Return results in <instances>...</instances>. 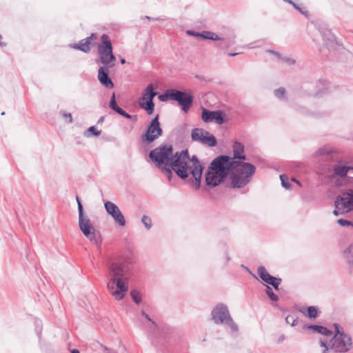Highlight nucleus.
<instances>
[{
  "mask_svg": "<svg viewBox=\"0 0 353 353\" xmlns=\"http://www.w3.org/2000/svg\"><path fill=\"white\" fill-rule=\"evenodd\" d=\"M149 157L170 181L173 170L183 179L191 174L194 178L193 188L196 190L200 188L203 167L195 155L190 157L187 150L174 155L172 145H160L151 150Z\"/></svg>",
  "mask_w": 353,
  "mask_h": 353,
  "instance_id": "1",
  "label": "nucleus"
},
{
  "mask_svg": "<svg viewBox=\"0 0 353 353\" xmlns=\"http://www.w3.org/2000/svg\"><path fill=\"white\" fill-rule=\"evenodd\" d=\"M128 288V279L123 265L119 263H112L107 273V289L109 293L115 300L120 301L125 297Z\"/></svg>",
  "mask_w": 353,
  "mask_h": 353,
  "instance_id": "2",
  "label": "nucleus"
},
{
  "mask_svg": "<svg viewBox=\"0 0 353 353\" xmlns=\"http://www.w3.org/2000/svg\"><path fill=\"white\" fill-rule=\"evenodd\" d=\"M255 171V166L249 163H232L228 173L230 186L232 188L244 187L251 181Z\"/></svg>",
  "mask_w": 353,
  "mask_h": 353,
  "instance_id": "3",
  "label": "nucleus"
},
{
  "mask_svg": "<svg viewBox=\"0 0 353 353\" xmlns=\"http://www.w3.org/2000/svg\"><path fill=\"white\" fill-rule=\"evenodd\" d=\"M228 161L226 157L219 156L210 163L205 177L208 186L214 188L225 181L230 171Z\"/></svg>",
  "mask_w": 353,
  "mask_h": 353,
  "instance_id": "4",
  "label": "nucleus"
},
{
  "mask_svg": "<svg viewBox=\"0 0 353 353\" xmlns=\"http://www.w3.org/2000/svg\"><path fill=\"white\" fill-rule=\"evenodd\" d=\"M78 204L79 212V227L83 235L90 240V241L99 246L101 243L99 237L97 236L96 230L92 225L88 216L83 212V205L79 196L76 197Z\"/></svg>",
  "mask_w": 353,
  "mask_h": 353,
  "instance_id": "5",
  "label": "nucleus"
},
{
  "mask_svg": "<svg viewBox=\"0 0 353 353\" xmlns=\"http://www.w3.org/2000/svg\"><path fill=\"white\" fill-rule=\"evenodd\" d=\"M335 334L330 341V348L336 352H345L352 345L351 337L343 332L338 323L334 324Z\"/></svg>",
  "mask_w": 353,
  "mask_h": 353,
  "instance_id": "6",
  "label": "nucleus"
},
{
  "mask_svg": "<svg viewBox=\"0 0 353 353\" xmlns=\"http://www.w3.org/2000/svg\"><path fill=\"white\" fill-rule=\"evenodd\" d=\"M102 42L98 46V52L101 63L108 68L114 65L116 58L112 53V46L109 37L103 34L101 36Z\"/></svg>",
  "mask_w": 353,
  "mask_h": 353,
  "instance_id": "7",
  "label": "nucleus"
},
{
  "mask_svg": "<svg viewBox=\"0 0 353 353\" xmlns=\"http://www.w3.org/2000/svg\"><path fill=\"white\" fill-rule=\"evenodd\" d=\"M212 319L216 324L228 325L233 332L238 331L237 325L231 318L228 307L223 304L217 305L212 311Z\"/></svg>",
  "mask_w": 353,
  "mask_h": 353,
  "instance_id": "8",
  "label": "nucleus"
},
{
  "mask_svg": "<svg viewBox=\"0 0 353 353\" xmlns=\"http://www.w3.org/2000/svg\"><path fill=\"white\" fill-rule=\"evenodd\" d=\"M333 213L336 216L353 210V189H348L339 195L334 202Z\"/></svg>",
  "mask_w": 353,
  "mask_h": 353,
  "instance_id": "9",
  "label": "nucleus"
},
{
  "mask_svg": "<svg viewBox=\"0 0 353 353\" xmlns=\"http://www.w3.org/2000/svg\"><path fill=\"white\" fill-rule=\"evenodd\" d=\"M157 94V93L154 91L153 85L150 83L143 90L142 97L139 99V106L144 109L148 114H151L154 112V104L153 99Z\"/></svg>",
  "mask_w": 353,
  "mask_h": 353,
  "instance_id": "10",
  "label": "nucleus"
},
{
  "mask_svg": "<svg viewBox=\"0 0 353 353\" xmlns=\"http://www.w3.org/2000/svg\"><path fill=\"white\" fill-rule=\"evenodd\" d=\"M191 138L192 141L209 147H214L217 143L214 136L202 128L193 129L191 132Z\"/></svg>",
  "mask_w": 353,
  "mask_h": 353,
  "instance_id": "11",
  "label": "nucleus"
},
{
  "mask_svg": "<svg viewBox=\"0 0 353 353\" xmlns=\"http://www.w3.org/2000/svg\"><path fill=\"white\" fill-rule=\"evenodd\" d=\"M170 99L177 101L185 112L189 110L193 101L190 94L175 90H170Z\"/></svg>",
  "mask_w": 353,
  "mask_h": 353,
  "instance_id": "12",
  "label": "nucleus"
},
{
  "mask_svg": "<svg viewBox=\"0 0 353 353\" xmlns=\"http://www.w3.org/2000/svg\"><path fill=\"white\" fill-rule=\"evenodd\" d=\"M162 134V129L159 121V115H157L150 122L145 134L142 136V140L148 143H152Z\"/></svg>",
  "mask_w": 353,
  "mask_h": 353,
  "instance_id": "13",
  "label": "nucleus"
},
{
  "mask_svg": "<svg viewBox=\"0 0 353 353\" xmlns=\"http://www.w3.org/2000/svg\"><path fill=\"white\" fill-rule=\"evenodd\" d=\"M106 212L111 216L114 222L120 227H124L126 224L125 219L119 208L113 202L107 201L104 203Z\"/></svg>",
  "mask_w": 353,
  "mask_h": 353,
  "instance_id": "14",
  "label": "nucleus"
},
{
  "mask_svg": "<svg viewBox=\"0 0 353 353\" xmlns=\"http://www.w3.org/2000/svg\"><path fill=\"white\" fill-rule=\"evenodd\" d=\"M233 157L223 155L228 160V162L230 165L232 163L236 162L237 163H245V156L244 154V146L239 142L236 141L233 145Z\"/></svg>",
  "mask_w": 353,
  "mask_h": 353,
  "instance_id": "15",
  "label": "nucleus"
},
{
  "mask_svg": "<svg viewBox=\"0 0 353 353\" xmlns=\"http://www.w3.org/2000/svg\"><path fill=\"white\" fill-rule=\"evenodd\" d=\"M348 166L342 165H335L333 167V175L331 176V179L334 180L336 186L343 185L344 177H345L348 173Z\"/></svg>",
  "mask_w": 353,
  "mask_h": 353,
  "instance_id": "16",
  "label": "nucleus"
},
{
  "mask_svg": "<svg viewBox=\"0 0 353 353\" xmlns=\"http://www.w3.org/2000/svg\"><path fill=\"white\" fill-rule=\"evenodd\" d=\"M201 119L205 123L215 122L218 124L224 123L223 114L221 111H209L206 109H203Z\"/></svg>",
  "mask_w": 353,
  "mask_h": 353,
  "instance_id": "17",
  "label": "nucleus"
},
{
  "mask_svg": "<svg viewBox=\"0 0 353 353\" xmlns=\"http://www.w3.org/2000/svg\"><path fill=\"white\" fill-rule=\"evenodd\" d=\"M109 68L106 66L100 67L98 70V79L105 88H112L114 87V83L108 76Z\"/></svg>",
  "mask_w": 353,
  "mask_h": 353,
  "instance_id": "18",
  "label": "nucleus"
},
{
  "mask_svg": "<svg viewBox=\"0 0 353 353\" xmlns=\"http://www.w3.org/2000/svg\"><path fill=\"white\" fill-rule=\"evenodd\" d=\"M96 38V35L94 34H92L90 37L81 40L78 44H75L72 47L83 52L88 53L90 51L91 40L95 39Z\"/></svg>",
  "mask_w": 353,
  "mask_h": 353,
  "instance_id": "19",
  "label": "nucleus"
},
{
  "mask_svg": "<svg viewBox=\"0 0 353 353\" xmlns=\"http://www.w3.org/2000/svg\"><path fill=\"white\" fill-rule=\"evenodd\" d=\"M307 328L313 330L314 331L325 336H329L332 334V332L330 330L321 325H308Z\"/></svg>",
  "mask_w": 353,
  "mask_h": 353,
  "instance_id": "20",
  "label": "nucleus"
},
{
  "mask_svg": "<svg viewBox=\"0 0 353 353\" xmlns=\"http://www.w3.org/2000/svg\"><path fill=\"white\" fill-rule=\"evenodd\" d=\"M201 38L203 39H211L214 41L220 39L216 34L210 31H203L201 32Z\"/></svg>",
  "mask_w": 353,
  "mask_h": 353,
  "instance_id": "21",
  "label": "nucleus"
},
{
  "mask_svg": "<svg viewBox=\"0 0 353 353\" xmlns=\"http://www.w3.org/2000/svg\"><path fill=\"white\" fill-rule=\"evenodd\" d=\"M257 272H258L259 276L264 282H266L268 281V278H270V276H271V275L267 272L265 268L263 266L259 267Z\"/></svg>",
  "mask_w": 353,
  "mask_h": 353,
  "instance_id": "22",
  "label": "nucleus"
},
{
  "mask_svg": "<svg viewBox=\"0 0 353 353\" xmlns=\"http://www.w3.org/2000/svg\"><path fill=\"white\" fill-rule=\"evenodd\" d=\"M281 281V280L280 279L271 276H270V278H268V281L265 283L272 285L274 288V289L278 290Z\"/></svg>",
  "mask_w": 353,
  "mask_h": 353,
  "instance_id": "23",
  "label": "nucleus"
},
{
  "mask_svg": "<svg viewBox=\"0 0 353 353\" xmlns=\"http://www.w3.org/2000/svg\"><path fill=\"white\" fill-rule=\"evenodd\" d=\"M109 105L111 109H112L117 113L119 112V110H121V108L119 107L117 104L114 93L112 94Z\"/></svg>",
  "mask_w": 353,
  "mask_h": 353,
  "instance_id": "24",
  "label": "nucleus"
},
{
  "mask_svg": "<svg viewBox=\"0 0 353 353\" xmlns=\"http://www.w3.org/2000/svg\"><path fill=\"white\" fill-rule=\"evenodd\" d=\"M130 295L133 301L139 304L141 302V295L139 291L137 290H132L130 292Z\"/></svg>",
  "mask_w": 353,
  "mask_h": 353,
  "instance_id": "25",
  "label": "nucleus"
},
{
  "mask_svg": "<svg viewBox=\"0 0 353 353\" xmlns=\"http://www.w3.org/2000/svg\"><path fill=\"white\" fill-rule=\"evenodd\" d=\"M353 251V245H350L345 252V256L347 262L352 265H353V256L350 255V253Z\"/></svg>",
  "mask_w": 353,
  "mask_h": 353,
  "instance_id": "26",
  "label": "nucleus"
},
{
  "mask_svg": "<svg viewBox=\"0 0 353 353\" xmlns=\"http://www.w3.org/2000/svg\"><path fill=\"white\" fill-rule=\"evenodd\" d=\"M318 309L314 306H310L307 308V316L311 319H314L317 316Z\"/></svg>",
  "mask_w": 353,
  "mask_h": 353,
  "instance_id": "27",
  "label": "nucleus"
},
{
  "mask_svg": "<svg viewBox=\"0 0 353 353\" xmlns=\"http://www.w3.org/2000/svg\"><path fill=\"white\" fill-rule=\"evenodd\" d=\"M141 222L148 230L152 228V220L149 216L143 215L141 219Z\"/></svg>",
  "mask_w": 353,
  "mask_h": 353,
  "instance_id": "28",
  "label": "nucleus"
},
{
  "mask_svg": "<svg viewBox=\"0 0 353 353\" xmlns=\"http://www.w3.org/2000/svg\"><path fill=\"white\" fill-rule=\"evenodd\" d=\"M265 292H266L268 296L270 297V299L272 301H276L278 300L277 295H276L274 293L272 289L270 286H268V285L266 286Z\"/></svg>",
  "mask_w": 353,
  "mask_h": 353,
  "instance_id": "29",
  "label": "nucleus"
},
{
  "mask_svg": "<svg viewBox=\"0 0 353 353\" xmlns=\"http://www.w3.org/2000/svg\"><path fill=\"white\" fill-rule=\"evenodd\" d=\"M285 321L288 324L294 326L297 324L298 318L294 315H288L285 317Z\"/></svg>",
  "mask_w": 353,
  "mask_h": 353,
  "instance_id": "30",
  "label": "nucleus"
},
{
  "mask_svg": "<svg viewBox=\"0 0 353 353\" xmlns=\"http://www.w3.org/2000/svg\"><path fill=\"white\" fill-rule=\"evenodd\" d=\"M141 314L145 317V319H147L148 322V326L150 327V328L151 330H154L155 327H156V324L148 316V315L147 314H145L144 312H141Z\"/></svg>",
  "mask_w": 353,
  "mask_h": 353,
  "instance_id": "31",
  "label": "nucleus"
},
{
  "mask_svg": "<svg viewBox=\"0 0 353 353\" xmlns=\"http://www.w3.org/2000/svg\"><path fill=\"white\" fill-rule=\"evenodd\" d=\"M274 94L279 99H283L285 95V90L280 88L274 91Z\"/></svg>",
  "mask_w": 353,
  "mask_h": 353,
  "instance_id": "32",
  "label": "nucleus"
},
{
  "mask_svg": "<svg viewBox=\"0 0 353 353\" xmlns=\"http://www.w3.org/2000/svg\"><path fill=\"white\" fill-rule=\"evenodd\" d=\"M280 179H281V183H282V185L286 188V189H288L290 186V184L286 181V180L288 179V177L284 175V174H281L280 175Z\"/></svg>",
  "mask_w": 353,
  "mask_h": 353,
  "instance_id": "33",
  "label": "nucleus"
},
{
  "mask_svg": "<svg viewBox=\"0 0 353 353\" xmlns=\"http://www.w3.org/2000/svg\"><path fill=\"white\" fill-rule=\"evenodd\" d=\"M88 132H91L94 136H99L101 134V131L97 130L94 126H91L88 129Z\"/></svg>",
  "mask_w": 353,
  "mask_h": 353,
  "instance_id": "34",
  "label": "nucleus"
},
{
  "mask_svg": "<svg viewBox=\"0 0 353 353\" xmlns=\"http://www.w3.org/2000/svg\"><path fill=\"white\" fill-rule=\"evenodd\" d=\"M292 6L296 9L300 13H301L302 14L305 15V16H307V11L305 10V9H303L301 8V7H299L298 5H296V3H292Z\"/></svg>",
  "mask_w": 353,
  "mask_h": 353,
  "instance_id": "35",
  "label": "nucleus"
},
{
  "mask_svg": "<svg viewBox=\"0 0 353 353\" xmlns=\"http://www.w3.org/2000/svg\"><path fill=\"white\" fill-rule=\"evenodd\" d=\"M337 223L341 226L352 225V222L342 219H338Z\"/></svg>",
  "mask_w": 353,
  "mask_h": 353,
  "instance_id": "36",
  "label": "nucleus"
},
{
  "mask_svg": "<svg viewBox=\"0 0 353 353\" xmlns=\"http://www.w3.org/2000/svg\"><path fill=\"white\" fill-rule=\"evenodd\" d=\"M170 90L168 91L165 94H161L159 96V99L161 101H165L167 99H170Z\"/></svg>",
  "mask_w": 353,
  "mask_h": 353,
  "instance_id": "37",
  "label": "nucleus"
},
{
  "mask_svg": "<svg viewBox=\"0 0 353 353\" xmlns=\"http://www.w3.org/2000/svg\"><path fill=\"white\" fill-rule=\"evenodd\" d=\"M63 117L65 119L68 121V123H72V114L70 113H63L62 114Z\"/></svg>",
  "mask_w": 353,
  "mask_h": 353,
  "instance_id": "38",
  "label": "nucleus"
},
{
  "mask_svg": "<svg viewBox=\"0 0 353 353\" xmlns=\"http://www.w3.org/2000/svg\"><path fill=\"white\" fill-rule=\"evenodd\" d=\"M283 61L288 65H292L295 63V61L291 58L284 57L282 59Z\"/></svg>",
  "mask_w": 353,
  "mask_h": 353,
  "instance_id": "39",
  "label": "nucleus"
},
{
  "mask_svg": "<svg viewBox=\"0 0 353 353\" xmlns=\"http://www.w3.org/2000/svg\"><path fill=\"white\" fill-rule=\"evenodd\" d=\"M118 114L129 119L132 118V116L127 113L126 112H125L123 109L119 110Z\"/></svg>",
  "mask_w": 353,
  "mask_h": 353,
  "instance_id": "40",
  "label": "nucleus"
},
{
  "mask_svg": "<svg viewBox=\"0 0 353 353\" xmlns=\"http://www.w3.org/2000/svg\"><path fill=\"white\" fill-rule=\"evenodd\" d=\"M186 33L188 35H191V36H194V37H200L201 38V32H194L193 30H188L186 32Z\"/></svg>",
  "mask_w": 353,
  "mask_h": 353,
  "instance_id": "41",
  "label": "nucleus"
},
{
  "mask_svg": "<svg viewBox=\"0 0 353 353\" xmlns=\"http://www.w3.org/2000/svg\"><path fill=\"white\" fill-rule=\"evenodd\" d=\"M347 170L348 173L347 176H348V178L353 179V167L348 166Z\"/></svg>",
  "mask_w": 353,
  "mask_h": 353,
  "instance_id": "42",
  "label": "nucleus"
},
{
  "mask_svg": "<svg viewBox=\"0 0 353 353\" xmlns=\"http://www.w3.org/2000/svg\"><path fill=\"white\" fill-rule=\"evenodd\" d=\"M330 151L329 150H324L323 148H321L319 150L318 152L321 154V155H323V154H325L326 153H328Z\"/></svg>",
  "mask_w": 353,
  "mask_h": 353,
  "instance_id": "43",
  "label": "nucleus"
},
{
  "mask_svg": "<svg viewBox=\"0 0 353 353\" xmlns=\"http://www.w3.org/2000/svg\"><path fill=\"white\" fill-rule=\"evenodd\" d=\"M320 343H321V346H322V347H325V351H324V352L327 351V350L330 348V347L326 345V343H325V342H323V341H321L320 342Z\"/></svg>",
  "mask_w": 353,
  "mask_h": 353,
  "instance_id": "44",
  "label": "nucleus"
},
{
  "mask_svg": "<svg viewBox=\"0 0 353 353\" xmlns=\"http://www.w3.org/2000/svg\"><path fill=\"white\" fill-rule=\"evenodd\" d=\"M104 117H101L99 118V121H98V123H101L104 121Z\"/></svg>",
  "mask_w": 353,
  "mask_h": 353,
  "instance_id": "45",
  "label": "nucleus"
},
{
  "mask_svg": "<svg viewBox=\"0 0 353 353\" xmlns=\"http://www.w3.org/2000/svg\"><path fill=\"white\" fill-rule=\"evenodd\" d=\"M71 353H80V352H79V351L78 350H75V349H74V350H72L71 351Z\"/></svg>",
  "mask_w": 353,
  "mask_h": 353,
  "instance_id": "46",
  "label": "nucleus"
},
{
  "mask_svg": "<svg viewBox=\"0 0 353 353\" xmlns=\"http://www.w3.org/2000/svg\"><path fill=\"white\" fill-rule=\"evenodd\" d=\"M285 2H288L289 3H290L291 5H292V3H294L292 0H284Z\"/></svg>",
  "mask_w": 353,
  "mask_h": 353,
  "instance_id": "47",
  "label": "nucleus"
},
{
  "mask_svg": "<svg viewBox=\"0 0 353 353\" xmlns=\"http://www.w3.org/2000/svg\"><path fill=\"white\" fill-rule=\"evenodd\" d=\"M270 52L271 53H272V54H275V55L278 56V57L279 56V53H277V52H274V51H270Z\"/></svg>",
  "mask_w": 353,
  "mask_h": 353,
  "instance_id": "48",
  "label": "nucleus"
},
{
  "mask_svg": "<svg viewBox=\"0 0 353 353\" xmlns=\"http://www.w3.org/2000/svg\"><path fill=\"white\" fill-rule=\"evenodd\" d=\"M237 53H230L229 55L231 56V57H234L235 55H236Z\"/></svg>",
  "mask_w": 353,
  "mask_h": 353,
  "instance_id": "49",
  "label": "nucleus"
},
{
  "mask_svg": "<svg viewBox=\"0 0 353 353\" xmlns=\"http://www.w3.org/2000/svg\"><path fill=\"white\" fill-rule=\"evenodd\" d=\"M125 59H121V63L122 64L125 63Z\"/></svg>",
  "mask_w": 353,
  "mask_h": 353,
  "instance_id": "50",
  "label": "nucleus"
},
{
  "mask_svg": "<svg viewBox=\"0 0 353 353\" xmlns=\"http://www.w3.org/2000/svg\"><path fill=\"white\" fill-rule=\"evenodd\" d=\"M1 36L0 35V39H1ZM5 44H3L1 41H0V46H4Z\"/></svg>",
  "mask_w": 353,
  "mask_h": 353,
  "instance_id": "51",
  "label": "nucleus"
},
{
  "mask_svg": "<svg viewBox=\"0 0 353 353\" xmlns=\"http://www.w3.org/2000/svg\"><path fill=\"white\" fill-rule=\"evenodd\" d=\"M145 18L147 19H150V17H148V16H145Z\"/></svg>",
  "mask_w": 353,
  "mask_h": 353,
  "instance_id": "52",
  "label": "nucleus"
},
{
  "mask_svg": "<svg viewBox=\"0 0 353 353\" xmlns=\"http://www.w3.org/2000/svg\"><path fill=\"white\" fill-rule=\"evenodd\" d=\"M154 19L159 21V20H161V19L158 17V18H155Z\"/></svg>",
  "mask_w": 353,
  "mask_h": 353,
  "instance_id": "53",
  "label": "nucleus"
},
{
  "mask_svg": "<svg viewBox=\"0 0 353 353\" xmlns=\"http://www.w3.org/2000/svg\"><path fill=\"white\" fill-rule=\"evenodd\" d=\"M352 226H353V223H352Z\"/></svg>",
  "mask_w": 353,
  "mask_h": 353,
  "instance_id": "54",
  "label": "nucleus"
}]
</instances>
